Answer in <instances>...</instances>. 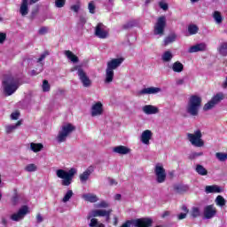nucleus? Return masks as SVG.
I'll list each match as a JSON object with an SVG mask.
<instances>
[{"mask_svg":"<svg viewBox=\"0 0 227 227\" xmlns=\"http://www.w3.org/2000/svg\"><path fill=\"white\" fill-rule=\"evenodd\" d=\"M200 31V28L196 25H189L188 33L189 35H196Z\"/></svg>","mask_w":227,"mask_h":227,"instance_id":"41","label":"nucleus"},{"mask_svg":"<svg viewBox=\"0 0 227 227\" xmlns=\"http://www.w3.org/2000/svg\"><path fill=\"white\" fill-rule=\"evenodd\" d=\"M203 155V152H200V153H192L189 156V159L191 160H194V159H198V157H201Z\"/></svg>","mask_w":227,"mask_h":227,"instance_id":"44","label":"nucleus"},{"mask_svg":"<svg viewBox=\"0 0 227 227\" xmlns=\"http://www.w3.org/2000/svg\"><path fill=\"white\" fill-rule=\"evenodd\" d=\"M20 125H22V121H18L16 124H11V125L5 126L6 134H12V132H13L14 130H17V129H19Z\"/></svg>","mask_w":227,"mask_h":227,"instance_id":"27","label":"nucleus"},{"mask_svg":"<svg viewBox=\"0 0 227 227\" xmlns=\"http://www.w3.org/2000/svg\"><path fill=\"white\" fill-rule=\"evenodd\" d=\"M171 59H173V53L170 51H167L161 55L163 63H169Z\"/></svg>","mask_w":227,"mask_h":227,"instance_id":"31","label":"nucleus"},{"mask_svg":"<svg viewBox=\"0 0 227 227\" xmlns=\"http://www.w3.org/2000/svg\"><path fill=\"white\" fill-rule=\"evenodd\" d=\"M77 72V75L79 77L80 82H82L83 88H91V79H90V76H88V74L84 72V69H82V66H75L71 69V72Z\"/></svg>","mask_w":227,"mask_h":227,"instance_id":"6","label":"nucleus"},{"mask_svg":"<svg viewBox=\"0 0 227 227\" xmlns=\"http://www.w3.org/2000/svg\"><path fill=\"white\" fill-rule=\"evenodd\" d=\"M191 215L196 219V217H200L201 215V211L200 210V207H192L191 210Z\"/></svg>","mask_w":227,"mask_h":227,"instance_id":"39","label":"nucleus"},{"mask_svg":"<svg viewBox=\"0 0 227 227\" xmlns=\"http://www.w3.org/2000/svg\"><path fill=\"white\" fill-rule=\"evenodd\" d=\"M130 224H132L135 227H150L152 226V219L139 218L133 221H127L121 227H130Z\"/></svg>","mask_w":227,"mask_h":227,"instance_id":"8","label":"nucleus"},{"mask_svg":"<svg viewBox=\"0 0 227 227\" xmlns=\"http://www.w3.org/2000/svg\"><path fill=\"white\" fill-rule=\"evenodd\" d=\"M94 35L104 40L109 36V28L104 23H98L95 27Z\"/></svg>","mask_w":227,"mask_h":227,"instance_id":"12","label":"nucleus"},{"mask_svg":"<svg viewBox=\"0 0 227 227\" xmlns=\"http://www.w3.org/2000/svg\"><path fill=\"white\" fill-rule=\"evenodd\" d=\"M142 111L145 114H157L159 113V108L157 106H153L152 105H146L143 106Z\"/></svg>","mask_w":227,"mask_h":227,"instance_id":"24","label":"nucleus"},{"mask_svg":"<svg viewBox=\"0 0 227 227\" xmlns=\"http://www.w3.org/2000/svg\"><path fill=\"white\" fill-rule=\"evenodd\" d=\"M152 136H153L152 130L146 129L143 131L140 137L141 143H143V145H150V139H152Z\"/></svg>","mask_w":227,"mask_h":227,"instance_id":"21","label":"nucleus"},{"mask_svg":"<svg viewBox=\"0 0 227 227\" xmlns=\"http://www.w3.org/2000/svg\"><path fill=\"white\" fill-rule=\"evenodd\" d=\"M36 221H37L38 223H43V216H42L41 214H37L36 215Z\"/></svg>","mask_w":227,"mask_h":227,"instance_id":"57","label":"nucleus"},{"mask_svg":"<svg viewBox=\"0 0 227 227\" xmlns=\"http://www.w3.org/2000/svg\"><path fill=\"white\" fill-rule=\"evenodd\" d=\"M90 227H106V225L102 223H99L98 219L91 218L90 223H89Z\"/></svg>","mask_w":227,"mask_h":227,"instance_id":"36","label":"nucleus"},{"mask_svg":"<svg viewBox=\"0 0 227 227\" xmlns=\"http://www.w3.org/2000/svg\"><path fill=\"white\" fill-rule=\"evenodd\" d=\"M173 42H176V34L173 33L165 37L163 43L166 47L167 45H169V43H173Z\"/></svg>","mask_w":227,"mask_h":227,"instance_id":"32","label":"nucleus"},{"mask_svg":"<svg viewBox=\"0 0 227 227\" xmlns=\"http://www.w3.org/2000/svg\"><path fill=\"white\" fill-rule=\"evenodd\" d=\"M20 13L21 17H26L29 13L28 0H22L20 7Z\"/></svg>","mask_w":227,"mask_h":227,"instance_id":"23","label":"nucleus"},{"mask_svg":"<svg viewBox=\"0 0 227 227\" xmlns=\"http://www.w3.org/2000/svg\"><path fill=\"white\" fill-rule=\"evenodd\" d=\"M217 214V211L215 210V207H214L213 205L207 206L204 208V217L206 219H212Z\"/></svg>","mask_w":227,"mask_h":227,"instance_id":"20","label":"nucleus"},{"mask_svg":"<svg viewBox=\"0 0 227 227\" xmlns=\"http://www.w3.org/2000/svg\"><path fill=\"white\" fill-rule=\"evenodd\" d=\"M206 194H219L223 192V188L217 184L207 185L205 187Z\"/></svg>","mask_w":227,"mask_h":227,"instance_id":"18","label":"nucleus"},{"mask_svg":"<svg viewBox=\"0 0 227 227\" xmlns=\"http://www.w3.org/2000/svg\"><path fill=\"white\" fill-rule=\"evenodd\" d=\"M217 51L220 54V56L226 58V56H227V43H221L219 45V47L217 48Z\"/></svg>","mask_w":227,"mask_h":227,"instance_id":"33","label":"nucleus"},{"mask_svg":"<svg viewBox=\"0 0 227 227\" xmlns=\"http://www.w3.org/2000/svg\"><path fill=\"white\" fill-rule=\"evenodd\" d=\"M201 97L198 95H192L186 105V113L190 116H198L200 114V109H201Z\"/></svg>","mask_w":227,"mask_h":227,"instance_id":"2","label":"nucleus"},{"mask_svg":"<svg viewBox=\"0 0 227 227\" xmlns=\"http://www.w3.org/2000/svg\"><path fill=\"white\" fill-rule=\"evenodd\" d=\"M154 175L156 176V182L158 184H164L166 182V169L160 163H157L154 167Z\"/></svg>","mask_w":227,"mask_h":227,"instance_id":"10","label":"nucleus"},{"mask_svg":"<svg viewBox=\"0 0 227 227\" xmlns=\"http://www.w3.org/2000/svg\"><path fill=\"white\" fill-rule=\"evenodd\" d=\"M79 24H81L82 26H84V24H86V18L80 17Z\"/></svg>","mask_w":227,"mask_h":227,"instance_id":"58","label":"nucleus"},{"mask_svg":"<svg viewBox=\"0 0 227 227\" xmlns=\"http://www.w3.org/2000/svg\"><path fill=\"white\" fill-rule=\"evenodd\" d=\"M30 150L35 153L38 152H42V150H43V145L40 143L39 144L30 143Z\"/></svg>","mask_w":227,"mask_h":227,"instance_id":"34","label":"nucleus"},{"mask_svg":"<svg viewBox=\"0 0 227 227\" xmlns=\"http://www.w3.org/2000/svg\"><path fill=\"white\" fill-rule=\"evenodd\" d=\"M38 169V167L36 165L30 163L25 167V171H27V173H33Z\"/></svg>","mask_w":227,"mask_h":227,"instance_id":"42","label":"nucleus"},{"mask_svg":"<svg viewBox=\"0 0 227 227\" xmlns=\"http://www.w3.org/2000/svg\"><path fill=\"white\" fill-rule=\"evenodd\" d=\"M72 196H74V192L72 190H68L62 199L63 203H67V201H70Z\"/></svg>","mask_w":227,"mask_h":227,"instance_id":"40","label":"nucleus"},{"mask_svg":"<svg viewBox=\"0 0 227 227\" xmlns=\"http://www.w3.org/2000/svg\"><path fill=\"white\" fill-rule=\"evenodd\" d=\"M77 174V169L71 168L67 172L64 169H58L56 170V176L58 178L62 180L61 184L65 187H68L72 184V180H74V176Z\"/></svg>","mask_w":227,"mask_h":227,"instance_id":"4","label":"nucleus"},{"mask_svg":"<svg viewBox=\"0 0 227 227\" xmlns=\"http://www.w3.org/2000/svg\"><path fill=\"white\" fill-rule=\"evenodd\" d=\"M172 70L176 74H181V72H184V64H182L180 61H176L172 64Z\"/></svg>","mask_w":227,"mask_h":227,"instance_id":"29","label":"nucleus"},{"mask_svg":"<svg viewBox=\"0 0 227 227\" xmlns=\"http://www.w3.org/2000/svg\"><path fill=\"white\" fill-rule=\"evenodd\" d=\"M112 213H113V209H108L106 215H105L106 223H111V214Z\"/></svg>","mask_w":227,"mask_h":227,"instance_id":"52","label":"nucleus"},{"mask_svg":"<svg viewBox=\"0 0 227 227\" xmlns=\"http://www.w3.org/2000/svg\"><path fill=\"white\" fill-rule=\"evenodd\" d=\"M215 158L220 161V162H224L227 160V153H215Z\"/></svg>","mask_w":227,"mask_h":227,"instance_id":"38","label":"nucleus"},{"mask_svg":"<svg viewBox=\"0 0 227 227\" xmlns=\"http://www.w3.org/2000/svg\"><path fill=\"white\" fill-rule=\"evenodd\" d=\"M123 61H125V59L119 58L113 59L107 62L105 78L106 84L111 83V82L114 79V70H116V68H118V67H120Z\"/></svg>","mask_w":227,"mask_h":227,"instance_id":"1","label":"nucleus"},{"mask_svg":"<svg viewBox=\"0 0 227 227\" xmlns=\"http://www.w3.org/2000/svg\"><path fill=\"white\" fill-rule=\"evenodd\" d=\"M82 198L84 201H88L89 203H97V201H98V197L94 193H85Z\"/></svg>","mask_w":227,"mask_h":227,"instance_id":"25","label":"nucleus"},{"mask_svg":"<svg viewBox=\"0 0 227 227\" xmlns=\"http://www.w3.org/2000/svg\"><path fill=\"white\" fill-rule=\"evenodd\" d=\"M205 51H207V43H197L193 46H191L188 50V52L190 54H192L194 52H205Z\"/></svg>","mask_w":227,"mask_h":227,"instance_id":"17","label":"nucleus"},{"mask_svg":"<svg viewBox=\"0 0 227 227\" xmlns=\"http://www.w3.org/2000/svg\"><path fill=\"white\" fill-rule=\"evenodd\" d=\"M222 100H224V94H223V92H219L204 105L203 111H210L211 109H214V107H215L217 104H220Z\"/></svg>","mask_w":227,"mask_h":227,"instance_id":"9","label":"nucleus"},{"mask_svg":"<svg viewBox=\"0 0 227 227\" xmlns=\"http://www.w3.org/2000/svg\"><path fill=\"white\" fill-rule=\"evenodd\" d=\"M75 130V126L72 123H64L57 135L56 140L58 143H65L67 137Z\"/></svg>","mask_w":227,"mask_h":227,"instance_id":"5","label":"nucleus"},{"mask_svg":"<svg viewBox=\"0 0 227 227\" xmlns=\"http://www.w3.org/2000/svg\"><path fill=\"white\" fill-rule=\"evenodd\" d=\"M185 217H187V214H186V213H180V214L177 215L178 221H182V219H185Z\"/></svg>","mask_w":227,"mask_h":227,"instance_id":"56","label":"nucleus"},{"mask_svg":"<svg viewBox=\"0 0 227 227\" xmlns=\"http://www.w3.org/2000/svg\"><path fill=\"white\" fill-rule=\"evenodd\" d=\"M114 226H118V216H114Z\"/></svg>","mask_w":227,"mask_h":227,"instance_id":"63","label":"nucleus"},{"mask_svg":"<svg viewBox=\"0 0 227 227\" xmlns=\"http://www.w3.org/2000/svg\"><path fill=\"white\" fill-rule=\"evenodd\" d=\"M39 35H47L49 33V27H42L39 30H38Z\"/></svg>","mask_w":227,"mask_h":227,"instance_id":"48","label":"nucleus"},{"mask_svg":"<svg viewBox=\"0 0 227 227\" xmlns=\"http://www.w3.org/2000/svg\"><path fill=\"white\" fill-rule=\"evenodd\" d=\"M134 26L132 21H129L122 26L123 29H130Z\"/></svg>","mask_w":227,"mask_h":227,"instance_id":"53","label":"nucleus"},{"mask_svg":"<svg viewBox=\"0 0 227 227\" xmlns=\"http://www.w3.org/2000/svg\"><path fill=\"white\" fill-rule=\"evenodd\" d=\"M95 171L93 166L89 167L82 174L80 175V181L82 184H86L90 180V176Z\"/></svg>","mask_w":227,"mask_h":227,"instance_id":"19","label":"nucleus"},{"mask_svg":"<svg viewBox=\"0 0 227 227\" xmlns=\"http://www.w3.org/2000/svg\"><path fill=\"white\" fill-rule=\"evenodd\" d=\"M43 91H51V84H49V81L47 80H43Z\"/></svg>","mask_w":227,"mask_h":227,"instance_id":"43","label":"nucleus"},{"mask_svg":"<svg viewBox=\"0 0 227 227\" xmlns=\"http://www.w3.org/2000/svg\"><path fill=\"white\" fill-rule=\"evenodd\" d=\"M182 210L184 212V214H189V209L187 208V206H183Z\"/></svg>","mask_w":227,"mask_h":227,"instance_id":"64","label":"nucleus"},{"mask_svg":"<svg viewBox=\"0 0 227 227\" xmlns=\"http://www.w3.org/2000/svg\"><path fill=\"white\" fill-rule=\"evenodd\" d=\"M170 212L169 211H165L162 215H161V217L164 218V217H168L170 215Z\"/></svg>","mask_w":227,"mask_h":227,"instance_id":"62","label":"nucleus"},{"mask_svg":"<svg viewBox=\"0 0 227 227\" xmlns=\"http://www.w3.org/2000/svg\"><path fill=\"white\" fill-rule=\"evenodd\" d=\"M4 91L7 97L13 95L19 90V79L7 75L3 81Z\"/></svg>","mask_w":227,"mask_h":227,"instance_id":"3","label":"nucleus"},{"mask_svg":"<svg viewBox=\"0 0 227 227\" xmlns=\"http://www.w3.org/2000/svg\"><path fill=\"white\" fill-rule=\"evenodd\" d=\"M195 171L200 176H207L208 175V170L201 164L195 165Z\"/></svg>","mask_w":227,"mask_h":227,"instance_id":"26","label":"nucleus"},{"mask_svg":"<svg viewBox=\"0 0 227 227\" xmlns=\"http://www.w3.org/2000/svg\"><path fill=\"white\" fill-rule=\"evenodd\" d=\"M203 134H201V130L197 129L194 133H187V139L190 141L192 146H196L197 148H201L205 146V141H203Z\"/></svg>","mask_w":227,"mask_h":227,"instance_id":"7","label":"nucleus"},{"mask_svg":"<svg viewBox=\"0 0 227 227\" xmlns=\"http://www.w3.org/2000/svg\"><path fill=\"white\" fill-rule=\"evenodd\" d=\"M184 82H185V81L184 79H178L176 81V84L177 86H182V84H184Z\"/></svg>","mask_w":227,"mask_h":227,"instance_id":"59","label":"nucleus"},{"mask_svg":"<svg viewBox=\"0 0 227 227\" xmlns=\"http://www.w3.org/2000/svg\"><path fill=\"white\" fill-rule=\"evenodd\" d=\"M104 114V106L101 102L95 103L90 109V114L92 117L102 116Z\"/></svg>","mask_w":227,"mask_h":227,"instance_id":"14","label":"nucleus"},{"mask_svg":"<svg viewBox=\"0 0 227 227\" xmlns=\"http://www.w3.org/2000/svg\"><path fill=\"white\" fill-rule=\"evenodd\" d=\"M164 29H166V16H160L154 25L153 33L156 35L164 36Z\"/></svg>","mask_w":227,"mask_h":227,"instance_id":"11","label":"nucleus"},{"mask_svg":"<svg viewBox=\"0 0 227 227\" xmlns=\"http://www.w3.org/2000/svg\"><path fill=\"white\" fill-rule=\"evenodd\" d=\"M19 116H20V114L19 112H16V113H12L11 114V118L12 120H19Z\"/></svg>","mask_w":227,"mask_h":227,"instance_id":"54","label":"nucleus"},{"mask_svg":"<svg viewBox=\"0 0 227 227\" xmlns=\"http://www.w3.org/2000/svg\"><path fill=\"white\" fill-rule=\"evenodd\" d=\"M67 4V0H55L56 8H63Z\"/></svg>","mask_w":227,"mask_h":227,"instance_id":"45","label":"nucleus"},{"mask_svg":"<svg viewBox=\"0 0 227 227\" xmlns=\"http://www.w3.org/2000/svg\"><path fill=\"white\" fill-rule=\"evenodd\" d=\"M64 54L70 59V61H72V63H79V57L74 54L71 51H65Z\"/></svg>","mask_w":227,"mask_h":227,"instance_id":"28","label":"nucleus"},{"mask_svg":"<svg viewBox=\"0 0 227 227\" xmlns=\"http://www.w3.org/2000/svg\"><path fill=\"white\" fill-rule=\"evenodd\" d=\"M160 91H162V89L159 87H148L138 91V95H157Z\"/></svg>","mask_w":227,"mask_h":227,"instance_id":"15","label":"nucleus"},{"mask_svg":"<svg viewBox=\"0 0 227 227\" xmlns=\"http://www.w3.org/2000/svg\"><path fill=\"white\" fill-rule=\"evenodd\" d=\"M159 6L161 8V10H164V12L168 11V5L166 2H164V0L159 3Z\"/></svg>","mask_w":227,"mask_h":227,"instance_id":"47","label":"nucleus"},{"mask_svg":"<svg viewBox=\"0 0 227 227\" xmlns=\"http://www.w3.org/2000/svg\"><path fill=\"white\" fill-rule=\"evenodd\" d=\"M174 191L178 194H182L183 192H187V191H189V186L184 184H175Z\"/></svg>","mask_w":227,"mask_h":227,"instance_id":"30","label":"nucleus"},{"mask_svg":"<svg viewBox=\"0 0 227 227\" xmlns=\"http://www.w3.org/2000/svg\"><path fill=\"white\" fill-rule=\"evenodd\" d=\"M113 152L114 153H119V155H127L130 153V149L125 145H117L114 147Z\"/></svg>","mask_w":227,"mask_h":227,"instance_id":"22","label":"nucleus"},{"mask_svg":"<svg viewBox=\"0 0 227 227\" xmlns=\"http://www.w3.org/2000/svg\"><path fill=\"white\" fill-rule=\"evenodd\" d=\"M70 10H72V12H74V13H78L79 10H81V5L80 4L71 5Z\"/></svg>","mask_w":227,"mask_h":227,"instance_id":"49","label":"nucleus"},{"mask_svg":"<svg viewBox=\"0 0 227 227\" xmlns=\"http://www.w3.org/2000/svg\"><path fill=\"white\" fill-rule=\"evenodd\" d=\"M109 203L106 200L101 201L97 205V208H108Z\"/></svg>","mask_w":227,"mask_h":227,"instance_id":"46","label":"nucleus"},{"mask_svg":"<svg viewBox=\"0 0 227 227\" xmlns=\"http://www.w3.org/2000/svg\"><path fill=\"white\" fill-rule=\"evenodd\" d=\"M215 202L218 207H224L226 205V200H224L223 196L218 195L215 200Z\"/></svg>","mask_w":227,"mask_h":227,"instance_id":"37","label":"nucleus"},{"mask_svg":"<svg viewBox=\"0 0 227 227\" xmlns=\"http://www.w3.org/2000/svg\"><path fill=\"white\" fill-rule=\"evenodd\" d=\"M88 9L90 13H95V4H93V2L89 3Z\"/></svg>","mask_w":227,"mask_h":227,"instance_id":"51","label":"nucleus"},{"mask_svg":"<svg viewBox=\"0 0 227 227\" xmlns=\"http://www.w3.org/2000/svg\"><path fill=\"white\" fill-rule=\"evenodd\" d=\"M1 224H3V226H7L8 225V220H6V218H4V217H2Z\"/></svg>","mask_w":227,"mask_h":227,"instance_id":"60","label":"nucleus"},{"mask_svg":"<svg viewBox=\"0 0 227 227\" xmlns=\"http://www.w3.org/2000/svg\"><path fill=\"white\" fill-rule=\"evenodd\" d=\"M213 19L216 24H223V15L219 11H215L213 12Z\"/></svg>","mask_w":227,"mask_h":227,"instance_id":"35","label":"nucleus"},{"mask_svg":"<svg viewBox=\"0 0 227 227\" xmlns=\"http://www.w3.org/2000/svg\"><path fill=\"white\" fill-rule=\"evenodd\" d=\"M109 184L110 185H118V182H116L114 179H110Z\"/></svg>","mask_w":227,"mask_h":227,"instance_id":"61","label":"nucleus"},{"mask_svg":"<svg viewBox=\"0 0 227 227\" xmlns=\"http://www.w3.org/2000/svg\"><path fill=\"white\" fill-rule=\"evenodd\" d=\"M5 40H6V34L0 33V43H4Z\"/></svg>","mask_w":227,"mask_h":227,"instance_id":"55","label":"nucleus"},{"mask_svg":"<svg viewBox=\"0 0 227 227\" xmlns=\"http://www.w3.org/2000/svg\"><path fill=\"white\" fill-rule=\"evenodd\" d=\"M29 214V207L27 206L21 207L17 213H14L11 215L12 221H15L18 223L19 221H22L26 215Z\"/></svg>","mask_w":227,"mask_h":227,"instance_id":"13","label":"nucleus"},{"mask_svg":"<svg viewBox=\"0 0 227 227\" xmlns=\"http://www.w3.org/2000/svg\"><path fill=\"white\" fill-rule=\"evenodd\" d=\"M108 212L109 210L106 209H94L87 215V219L90 221L92 217H106Z\"/></svg>","mask_w":227,"mask_h":227,"instance_id":"16","label":"nucleus"},{"mask_svg":"<svg viewBox=\"0 0 227 227\" xmlns=\"http://www.w3.org/2000/svg\"><path fill=\"white\" fill-rule=\"evenodd\" d=\"M47 56H49V51H44L40 58L37 59V63H42V61H43V59H45V58H47Z\"/></svg>","mask_w":227,"mask_h":227,"instance_id":"50","label":"nucleus"}]
</instances>
